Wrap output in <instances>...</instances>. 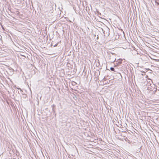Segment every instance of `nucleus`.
<instances>
[{
	"label": "nucleus",
	"mask_w": 159,
	"mask_h": 159,
	"mask_svg": "<svg viewBox=\"0 0 159 159\" xmlns=\"http://www.w3.org/2000/svg\"><path fill=\"white\" fill-rule=\"evenodd\" d=\"M122 59H119L117 60V61H116V62L117 63H116V65L117 66H119L122 63Z\"/></svg>",
	"instance_id": "1"
},
{
	"label": "nucleus",
	"mask_w": 159,
	"mask_h": 159,
	"mask_svg": "<svg viewBox=\"0 0 159 159\" xmlns=\"http://www.w3.org/2000/svg\"><path fill=\"white\" fill-rule=\"evenodd\" d=\"M152 86H150V87H148L147 88L148 90L150 91H152V89L151 88Z\"/></svg>",
	"instance_id": "2"
},
{
	"label": "nucleus",
	"mask_w": 159,
	"mask_h": 159,
	"mask_svg": "<svg viewBox=\"0 0 159 159\" xmlns=\"http://www.w3.org/2000/svg\"><path fill=\"white\" fill-rule=\"evenodd\" d=\"M110 69L112 71H115L114 69L113 68V67H111L110 68Z\"/></svg>",
	"instance_id": "3"
}]
</instances>
